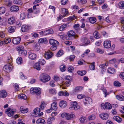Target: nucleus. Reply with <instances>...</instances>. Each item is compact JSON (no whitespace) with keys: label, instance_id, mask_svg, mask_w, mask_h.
<instances>
[{"label":"nucleus","instance_id":"1a4fd4ad","mask_svg":"<svg viewBox=\"0 0 124 124\" xmlns=\"http://www.w3.org/2000/svg\"><path fill=\"white\" fill-rule=\"evenodd\" d=\"M101 107H102L104 109H110L112 108L111 106L109 103L106 102L105 104L104 103H102L101 104Z\"/></svg>","mask_w":124,"mask_h":124},{"label":"nucleus","instance_id":"de8ad7c7","mask_svg":"<svg viewBox=\"0 0 124 124\" xmlns=\"http://www.w3.org/2000/svg\"><path fill=\"white\" fill-rule=\"evenodd\" d=\"M78 2L79 4H84L87 2L86 0H78Z\"/></svg>","mask_w":124,"mask_h":124},{"label":"nucleus","instance_id":"0e129e2a","mask_svg":"<svg viewBox=\"0 0 124 124\" xmlns=\"http://www.w3.org/2000/svg\"><path fill=\"white\" fill-rule=\"evenodd\" d=\"M62 54V50H60L59 51L57 54V55L58 57H60Z\"/></svg>","mask_w":124,"mask_h":124},{"label":"nucleus","instance_id":"7ed1b4c3","mask_svg":"<svg viewBox=\"0 0 124 124\" xmlns=\"http://www.w3.org/2000/svg\"><path fill=\"white\" fill-rule=\"evenodd\" d=\"M67 36L66 37L67 39H72L74 37H78V36L75 35L74 31L72 30L70 31L67 33Z\"/></svg>","mask_w":124,"mask_h":124},{"label":"nucleus","instance_id":"8fccbe9b","mask_svg":"<svg viewBox=\"0 0 124 124\" xmlns=\"http://www.w3.org/2000/svg\"><path fill=\"white\" fill-rule=\"evenodd\" d=\"M57 104L56 103V102H54L53 103L51 104V106L53 107L54 108L53 110H55L57 108Z\"/></svg>","mask_w":124,"mask_h":124},{"label":"nucleus","instance_id":"7c9ffc66","mask_svg":"<svg viewBox=\"0 0 124 124\" xmlns=\"http://www.w3.org/2000/svg\"><path fill=\"white\" fill-rule=\"evenodd\" d=\"M36 122L37 124L42 123L43 124H45L46 123L44 120L42 118L38 119L37 120Z\"/></svg>","mask_w":124,"mask_h":124},{"label":"nucleus","instance_id":"6e6d98bb","mask_svg":"<svg viewBox=\"0 0 124 124\" xmlns=\"http://www.w3.org/2000/svg\"><path fill=\"white\" fill-rule=\"evenodd\" d=\"M120 62H121L122 63H124V58H122L119 60H117V63L118 64Z\"/></svg>","mask_w":124,"mask_h":124},{"label":"nucleus","instance_id":"b1692460","mask_svg":"<svg viewBox=\"0 0 124 124\" xmlns=\"http://www.w3.org/2000/svg\"><path fill=\"white\" fill-rule=\"evenodd\" d=\"M20 109L21 112L23 113H26L28 111V108H25L23 106H21Z\"/></svg>","mask_w":124,"mask_h":124},{"label":"nucleus","instance_id":"338daca9","mask_svg":"<svg viewBox=\"0 0 124 124\" xmlns=\"http://www.w3.org/2000/svg\"><path fill=\"white\" fill-rule=\"evenodd\" d=\"M76 18V17L74 16H72L70 17H68V20L72 21V20L75 19Z\"/></svg>","mask_w":124,"mask_h":124},{"label":"nucleus","instance_id":"4c0bfd02","mask_svg":"<svg viewBox=\"0 0 124 124\" xmlns=\"http://www.w3.org/2000/svg\"><path fill=\"white\" fill-rule=\"evenodd\" d=\"M24 47L22 46H17L16 48V50L19 52V51H22Z\"/></svg>","mask_w":124,"mask_h":124},{"label":"nucleus","instance_id":"f257e3e1","mask_svg":"<svg viewBox=\"0 0 124 124\" xmlns=\"http://www.w3.org/2000/svg\"><path fill=\"white\" fill-rule=\"evenodd\" d=\"M49 42L52 45V46L50 47L51 50L53 51L57 49V46L58 45V42L54 39H50Z\"/></svg>","mask_w":124,"mask_h":124},{"label":"nucleus","instance_id":"0eeeda50","mask_svg":"<svg viewBox=\"0 0 124 124\" xmlns=\"http://www.w3.org/2000/svg\"><path fill=\"white\" fill-rule=\"evenodd\" d=\"M80 41L83 46L86 45L90 43L89 40L85 37H82L81 38Z\"/></svg>","mask_w":124,"mask_h":124},{"label":"nucleus","instance_id":"c03bdc74","mask_svg":"<svg viewBox=\"0 0 124 124\" xmlns=\"http://www.w3.org/2000/svg\"><path fill=\"white\" fill-rule=\"evenodd\" d=\"M67 27V25L65 24L62 25L60 28L59 30L60 31H62L64 30L65 28Z\"/></svg>","mask_w":124,"mask_h":124},{"label":"nucleus","instance_id":"9d476101","mask_svg":"<svg viewBox=\"0 0 124 124\" xmlns=\"http://www.w3.org/2000/svg\"><path fill=\"white\" fill-rule=\"evenodd\" d=\"M31 28V26H28L26 25H23L21 28L22 31L23 32H26Z\"/></svg>","mask_w":124,"mask_h":124},{"label":"nucleus","instance_id":"bb28decb","mask_svg":"<svg viewBox=\"0 0 124 124\" xmlns=\"http://www.w3.org/2000/svg\"><path fill=\"white\" fill-rule=\"evenodd\" d=\"M89 20L91 23H94L96 22V19L95 17H91L89 18Z\"/></svg>","mask_w":124,"mask_h":124},{"label":"nucleus","instance_id":"2f4dec72","mask_svg":"<svg viewBox=\"0 0 124 124\" xmlns=\"http://www.w3.org/2000/svg\"><path fill=\"white\" fill-rule=\"evenodd\" d=\"M19 53L21 55L25 56L26 55L27 52L26 50L23 49L22 51H19Z\"/></svg>","mask_w":124,"mask_h":124},{"label":"nucleus","instance_id":"6ab92c4d","mask_svg":"<svg viewBox=\"0 0 124 124\" xmlns=\"http://www.w3.org/2000/svg\"><path fill=\"white\" fill-rule=\"evenodd\" d=\"M29 58L31 60L35 59L36 57V55L35 54L32 53L31 52H29Z\"/></svg>","mask_w":124,"mask_h":124},{"label":"nucleus","instance_id":"58836bf2","mask_svg":"<svg viewBox=\"0 0 124 124\" xmlns=\"http://www.w3.org/2000/svg\"><path fill=\"white\" fill-rule=\"evenodd\" d=\"M40 48V46L38 43H36L34 46V49L36 51H38Z\"/></svg>","mask_w":124,"mask_h":124},{"label":"nucleus","instance_id":"603ef678","mask_svg":"<svg viewBox=\"0 0 124 124\" xmlns=\"http://www.w3.org/2000/svg\"><path fill=\"white\" fill-rule=\"evenodd\" d=\"M115 62H117V60L115 58L112 59L109 61V63L110 64H113Z\"/></svg>","mask_w":124,"mask_h":124},{"label":"nucleus","instance_id":"79ce46f5","mask_svg":"<svg viewBox=\"0 0 124 124\" xmlns=\"http://www.w3.org/2000/svg\"><path fill=\"white\" fill-rule=\"evenodd\" d=\"M119 6L120 8L121 9L124 8V2L123 1L120 2L119 4Z\"/></svg>","mask_w":124,"mask_h":124},{"label":"nucleus","instance_id":"39448f33","mask_svg":"<svg viewBox=\"0 0 124 124\" xmlns=\"http://www.w3.org/2000/svg\"><path fill=\"white\" fill-rule=\"evenodd\" d=\"M16 111L14 109H11V108H8L6 110L5 113L9 116H12L15 112Z\"/></svg>","mask_w":124,"mask_h":124},{"label":"nucleus","instance_id":"680f3d73","mask_svg":"<svg viewBox=\"0 0 124 124\" xmlns=\"http://www.w3.org/2000/svg\"><path fill=\"white\" fill-rule=\"evenodd\" d=\"M20 19L22 20L24 19L25 17V15L24 13H21L20 15Z\"/></svg>","mask_w":124,"mask_h":124},{"label":"nucleus","instance_id":"37998d69","mask_svg":"<svg viewBox=\"0 0 124 124\" xmlns=\"http://www.w3.org/2000/svg\"><path fill=\"white\" fill-rule=\"evenodd\" d=\"M5 10V9L4 7L0 8V14H2L4 13Z\"/></svg>","mask_w":124,"mask_h":124},{"label":"nucleus","instance_id":"49530a36","mask_svg":"<svg viewBox=\"0 0 124 124\" xmlns=\"http://www.w3.org/2000/svg\"><path fill=\"white\" fill-rule=\"evenodd\" d=\"M94 62H93L90 65L89 67L91 70H94L95 69V66L94 65Z\"/></svg>","mask_w":124,"mask_h":124},{"label":"nucleus","instance_id":"f3484780","mask_svg":"<svg viewBox=\"0 0 124 124\" xmlns=\"http://www.w3.org/2000/svg\"><path fill=\"white\" fill-rule=\"evenodd\" d=\"M59 105L60 107L62 108H64L66 106V102L65 101H61L59 104Z\"/></svg>","mask_w":124,"mask_h":124},{"label":"nucleus","instance_id":"e2e57ef3","mask_svg":"<svg viewBox=\"0 0 124 124\" xmlns=\"http://www.w3.org/2000/svg\"><path fill=\"white\" fill-rule=\"evenodd\" d=\"M85 97V96L84 95L79 94L77 96V98L79 99H81L82 98Z\"/></svg>","mask_w":124,"mask_h":124},{"label":"nucleus","instance_id":"13d9d810","mask_svg":"<svg viewBox=\"0 0 124 124\" xmlns=\"http://www.w3.org/2000/svg\"><path fill=\"white\" fill-rule=\"evenodd\" d=\"M108 64L106 63V64H102L100 65V67L102 69H104L107 66Z\"/></svg>","mask_w":124,"mask_h":124},{"label":"nucleus","instance_id":"f8f14e48","mask_svg":"<svg viewBox=\"0 0 124 124\" xmlns=\"http://www.w3.org/2000/svg\"><path fill=\"white\" fill-rule=\"evenodd\" d=\"M11 41V39L10 38H5L2 41L0 40V45H2L4 44H8Z\"/></svg>","mask_w":124,"mask_h":124},{"label":"nucleus","instance_id":"423d86ee","mask_svg":"<svg viewBox=\"0 0 124 124\" xmlns=\"http://www.w3.org/2000/svg\"><path fill=\"white\" fill-rule=\"evenodd\" d=\"M45 57L46 59H48L51 58L53 55V53L49 50H48L44 54Z\"/></svg>","mask_w":124,"mask_h":124},{"label":"nucleus","instance_id":"bf43d9fd","mask_svg":"<svg viewBox=\"0 0 124 124\" xmlns=\"http://www.w3.org/2000/svg\"><path fill=\"white\" fill-rule=\"evenodd\" d=\"M114 70L113 68H109L108 70L107 71L108 73H114Z\"/></svg>","mask_w":124,"mask_h":124},{"label":"nucleus","instance_id":"e433bc0d","mask_svg":"<svg viewBox=\"0 0 124 124\" xmlns=\"http://www.w3.org/2000/svg\"><path fill=\"white\" fill-rule=\"evenodd\" d=\"M60 68L61 71L62 72L64 71L66 69V66L64 64H63L61 65Z\"/></svg>","mask_w":124,"mask_h":124},{"label":"nucleus","instance_id":"ea45409f","mask_svg":"<svg viewBox=\"0 0 124 124\" xmlns=\"http://www.w3.org/2000/svg\"><path fill=\"white\" fill-rule=\"evenodd\" d=\"M39 10L38 8L35 7V6H34L33 7V12L34 13H37L39 12Z\"/></svg>","mask_w":124,"mask_h":124},{"label":"nucleus","instance_id":"393cba45","mask_svg":"<svg viewBox=\"0 0 124 124\" xmlns=\"http://www.w3.org/2000/svg\"><path fill=\"white\" fill-rule=\"evenodd\" d=\"M74 116V115L73 114H70L68 113H66V118L67 120L73 118Z\"/></svg>","mask_w":124,"mask_h":124},{"label":"nucleus","instance_id":"ddd939ff","mask_svg":"<svg viewBox=\"0 0 124 124\" xmlns=\"http://www.w3.org/2000/svg\"><path fill=\"white\" fill-rule=\"evenodd\" d=\"M62 15H60V17H59L60 19H61L60 16H62V17L65 16L68 13V10L65 8H62Z\"/></svg>","mask_w":124,"mask_h":124},{"label":"nucleus","instance_id":"20e7f679","mask_svg":"<svg viewBox=\"0 0 124 124\" xmlns=\"http://www.w3.org/2000/svg\"><path fill=\"white\" fill-rule=\"evenodd\" d=\"M13 69V66L10 64H8L4 66L3 67L4 70L7 73L9 72L12 70Z\"/></svg>","mask_w":124,"mask_h":124},{"label":"nucleus","instance_id":"4d7b16f0","mask_svg":"<svg viewBox=\"0 0 124 124\" xmlns=\"http://www.w3.org/2000/svg\"><path fill=\"white\" fill-rule=\"evenodd\" d=\"M68 70L69 72H72L74 70V68L71 66H70L68 67Z\"/></svg>","mask_w":124,"mask_h":124},{"label":"nucleus","instance_id":"5fc2aeb1","mask_svg":"<svg viewBox=\"0 0 124 124\" xmlns=\"http://www.w3.org/2000/svg\"><path fill=\"white\" fill-rule=\"evenodd\" d=\"M95 117L94 115H90L88 117V118L89 120L94 119Z\"/></svg>","mask_w":124,"mask_h":124},{"label":"nucleus","instance_id":"a878e982","mask_svg":"<svg viewBox=\"0 0 124 124\" xmlns=\"http://www.w3.org/2000/svg\"><path fill=\"white\" fill-rule=\"evenodd\" d=\"M16 29V27L14 26L9 27L8 28V30L9 32L11 33L15 31Z\"/></svg>","mask_w":124,"mask_h":124},{"label":"nucleus","instance_id":"c9c22d12","mask_svg":"<svg viewBox=\"0 0 124 124\" xmlns=\"http://www.w3.org/2000/svg\"><path fill=\"white\" fill-rule=\"evenodd\" d=\"M18 98L19 99L25 100L26 99V96L25 95L23 94H22L18 95Z\"/></svg>","mask_w":124,"mask_h":124},{"label":"nucleus","instance_id":"a18cd8bd","mask_svg":"<svg viewBox=\"0 0 124 124\" xmlns=\"http://www.w3.org/2000/svg\"><path fill=\"white\" fill-rule=\"evenodd\" d=\"M114 85L116 86H120L121 85V84L118 81H116L114 82Z\"/></svg>","mask_w":124,"mask_h":124},{"label":"nucleus","instance_id":"864d4df0","mask_svg":"<svg viewBox=\"0 0 124 124\" xmlns=\"http://www.w3.org/2000/svg\"><path fill=\"white\" fill-rule=\"evenodd\" d=\"M85 100L87 102V103L88 104H90L92 103V99L90 98H85Z\"/></svg>","mask_w":124,"mask_h":124},{"label":"nucleus","instance_id":"c85d7f7f","mask_svg":"<svg viewBox=\"0 0 124 124\" xmlns=\"http://www.w3.org/2000/svg\"><path fill=\"white\" fill-rule=\"evenodd\" d=\"M93 36L96 39H98L100 37V36L98 32L97 31H95L93 33Z\"/></svg>","mask_w":124,"mask_h":124},{"label":"nucleus","instance_id":"09e8293b","mask_svg":"<svg viewBox=\"0 0 124 124\" xmlns=\"http://www.w3.org/2000/svg\"><path fill=\"white\" fill-rule=\"evenodd\" d=\"M77 105V103L76 101H71L70 103V105L71 107H74L76 106Z\"/></svg>","mask_w":124,"mask_h":124},{"label":"nucleus","instance_id":"3c124183","mask_svg":"<svg viewBox=\"0 0 124 124\" xmlns=\"http://www.w3.org/2000/svg\"><path fill=\"white\" fill-rule=\"evenodd\" d=\"M56 91L54 89H51L49 90V92L50 93L52 94H55L56 93Z\"/></svg>","mask_w":124,"mask_h":124},{"label":"nucleus","instance_id":"72a5a7b5","mask_svg":"<svg viewBox=\"0 0 124 124\" xmlns=\"http://www.w3.org/2000/svg\"><path fill=\"white\" fill-rule=\"evenodd\" d=\"M113 118L114 120L119 122H121L122 120V119L118 116H114L113 117Z\"/></svg>","mask_w":124,"mask_h":124},{"label":"nucleus","instance_id":"2eb2a0df","mask_svg":"<svg viewBox=\"0 0 124 124\" xmlns=\"http://www.w3.org/2000/svg\"><path fill=\"white\" fill-rule=\"evenodd\" d=\"M10 9L11 12H16L19 10V7L18 6L13 5L11 7Z\"/></svg>","mask_w":124,"mask_h":124},{"label":"nucleus","instance_id":"9b49d317","mask_svg":"<svg viewBox=\"0 0 124 124\" xmlns=\"http://www.w3.org/2000/svg\"><path fill=\"white\" fill-rule=\"evenodd\" d=\"M21 39L20 37H17L14 38L12 40L13 43L15 45H17L20 43Z\"/></svg>","mask_w":124,"mask_h":124},{"label":"nucleus","instance_id":"a211bd4d","mask_svg":"<svg viewBox=\"0 0 124 124\" xmlns=\"http://www.w3.org/2000/svg\"><path fill=\"white\" fill-rule=\"evenodd\" d=\"M103 45L104 47L106 48H109L111 47L110 41H106L104 42Z\"/></svg>","mask_w":124,"mask_h":124},{"label":"nucleus","instance_id":"412c9836","mask_svg":"<svg viewBox=\"0 0 124 124\" xmlns=\"http://www.w3.org/2000/svg\"><path fill=\"white\" fill-rule=\"evenodd\" d=\"M82 89L83 88L82 87L77 86L73 90V92L74 93H76L81 91Z\"/></svg>","mask_w":124,"mask_h":124},{"label":"nucleus","instance_id":"cd10ccee","mask_svg":"<svg viewBox=\"0 0 124 124\" xmlns=\"http://www.w3.org/2000/svg\"><path fill=\"white\" fill-rule=\"evenodd\" d=\"M39 42L41 43L45 44L47 42V41L46 38H42L39 39Z\"/></svg>","mask_w":124,"mask_h":124},{"label":"nucleus","instance_id":"a19ab883","mask_svg":"<svg viewBox=\"0 0 124 124\" xmlns=\"http://www.w3.org/2000/svg\"><path fill=\"white\" fill-rule=\"evenodd\" d=\"M16 62L18 64H21L23 62L22 58L21 57H18L16 60Z\"/></svg>","mask_w":124,"mask_h":124},{"label":"nucleus","instance_id":"5701e85b","mask_svg":"<svg viewBox=\"0 0 124 124\" xmlns=\"http://www.w3.org/2000/svg\"><path fill=\"white\" fill-rule=\"evenodd\" d=\"M58 95L60 96H68L69 95V93L66 91L63 92L61 91L58 93Z\"/></svg>","mask_w":124,"mask_h":124},{"label":"nucleus","instance_id":"69168bd1","mask_svg":"<svg viewBox=\"0 0 124 124\" xmlns=\"http://www.w3.org/2000/svg\"><path fill=\"white\" fill-rule=\"evenodd\" d=\"M21 0H14L13 1V3L15 4H20L21 2Z\"/></svg>","mask_w":124,"mask_h":124},{"label":"nucleus","instance_id":"6e6552de","mask_svg":"<svg viewBox=\"0 0 124 124\" xmlns=\"http://www.w3.org/2000/svg\"><path fill=\"white\" fill-rule=\"evenodd\" d=\"M32 89V90H31V93H32V92L33 91L37 95H39L41 93V90L39 88H36L35 87L34 88H31Z\"/></svg>","mask_w":124,"mask_h":124},{"label":"nucleus","instance_id":"4468645a","mask_svg":"<svg viewBox=\"0 0 124 124\" xmlns=\"http://www.w3.org/2000/svg\"><path fill=\"white\" fill-rule=\"evenodd\" d=\"M15 21V18L13 16H11L8 19L7 22L8 24L12 25L14 23Z\"/></svg>","mask_w":124,"mask_h":124},{"label":"nucleus","instance_id":"774afa93","mask_svg":"<svg viewBox=\"0 0 124 124\" xmlns=\"http://www.w3.org/2000/svg\"><path fill=\"white\" fill-rule=\"evenodd\" d=\"M96 51L97 52L99 53H103L104 52V51H103V50L100 48H97L96 49Z\"/></svg>","mask_w":124,"mask_h":124},{"label":"nucleus","instance_id":"473e14b6","mask_svg":"<svg viewBox=\"0 0 124 124\" xmlns=\"http://www.w3.org/2000/svg\"><path fill=\"white\" fill-rule=\"evenodd\" d=\"M116 97L117 99L119 100L122 101L124 99V96L121 95H117Z\"/></svg>","mask_w":124,"mask_h":124},{"label":"nucleus","instance_id":"f704fd0d","mask_svg":"<svg viewBox=\"0 0 124 124\" xmlns=\"http://www.w3.org/2000/svg\"><path fill=\"white\" fill-rule=\"evenodd\" d=\"M40 108H35L33 111V113L35 114H37L40 112Z\"/></svg>","mask_w":124,"mask_h":124},{"label":"nucleus","instance_id":"052dcab7","mask_svg":"<svg viewBox=\"0 0 124 124\" xmlns=\"http://www.w3.org/2000/svg\"><path fill=\"white\" fill-rule=\"evenodd\" d=\"M45 105V103L44 101H42L41 102V104L40 105V108L42 110L44 109V105Z\"/></svg>","mask_w":124,"mask_h":124},{"label":"nucleus","instance_id":"c756f323","mask_svg":"<svg viewBox=\"0 0 124 124\" xmlns=\"http://www.w3.org/2000/svg\"><path fill=\"white\" fill-rule=\"evenodd\" d=\"M34 68L38 70H39L40 69V65L39 63L37 62L35 64Z\"/></svg>","mask_w":124,"mask_h":124},{"label":"nucleus","instance_id":"f03ea898","mask_svg":"<svg viewBox=\"0 0 124 124\" xmlns=\"http://www.w3.org/2000/svg\"><path fill=\"white\" fill-rule=\"evenodd\" d=\"M40 80L44 82H46L49 81L50 79V77L47 74L45 73H42L40 75Z\"/></svg>","mask_w":124,"mask_h":124},{"label":"nucleus","instance_id":"aec40b11","mask_svg":"<svg viewBox=\"0 0 124 124\" xmlns=\"http://www.w3.org/2000/svg\"><path fill=\"white\" fill-rule=\"evenodd\" d=\"M7 95V93L5 90H2L0 93V97L2 98L5 97Z\"/></svg>","mask_w":124,"mask_h":124},{"label":"nucleus","instance_id":"4be33fe9","mask_svg":"<svg viewBox=\"0 0 124 124\" xmlns=\"http://www.w3.org/2000/svg\"><path fill=\"white\" fill-rule=\"evenodd\" d=\"M53 33V31L52 29H50L44 32L43 34L44 35H46L49 34Z\"/></svg>","mask_w":124,"mask_h":124},{"label":"nucleus","instance_id":"dca6fc26","mask_svg":"<svg viewBox=\"0 0 124 124\" xmlns=\"http://www.w3.org/2000/svg\"><path fill=\"white\" fill-rule=\"evenodd\" d=\"M99 116L102 119L105 120L107 119L108 117V116L107 113H102L99 115Z\"/></svg>","mask_w":124,"mask_h":124}]
</instances>
